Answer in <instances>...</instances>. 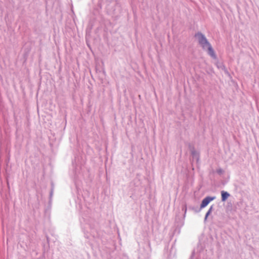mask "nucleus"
<instances>
[{
	"label": "nucleus",
	"instance_id": "2",
	"mask_svg": "<svg viewBox=\"0 0 259 259\" xmlns=\"http://www.w3.org/2000/svg\"><path fill=\"white\" fill-rule=\"evenodd\" d=\"M215 199V197H206L202 201L200 205V208H203L206 206L208 203Z\"/></svg>",
	"mask_w": 259,
	"mask_h": 259
},
{
	"label": "nucleus",
	"instance_id": "1",
	"mask_svg": "<svg viewBox=\"0 0 259 259\" xmlns=\"http://www.w3.org/2000/svg\"><path fill=\"white\" fill-rule=\"evenodd\" d=\"M195 37L204 49H207L208 54L213 58H215V53L206 38L201 33H198L195 35Z\"/></svg>",
	"mask_w": 259,
	"mask_h": 259
},
{
	"label": "nucleus",
	"instance_id": "3",
	"mask_svg": "<svg viewBox=\"0 0 259 259\" xmlns=\"http://www.w3.org/2000/svg\"><path fill=\"white\" fill-rule=\"evenodd\" d=\"M221 194H222V200L223 201H226V200L229 196V194L227 192L222 191Z\"/></svg>",
	"mask_w": 259,
	"mask_h": 259
},
{
	"label": "nucleus",
	"instance_id": "4",
	"mask_svg": "<svg viewBox=\"0 0 259 259\" xmlns=\"http://www.w3.org/2000/svg\"><path fill=\"white\" fill-rule=\"evenodd\" d=\"M211 208H210L209 209V210L208 211V212L206 213V215H205V219L206 220L207 218L208 217V215L209 214L210 211H211Z\"/></svg>",
	"mask_w": 259,
	"mask_h": 259
}]
</instances>
